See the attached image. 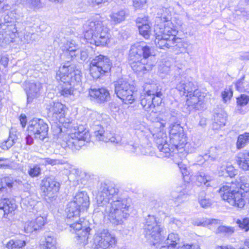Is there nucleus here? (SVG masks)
<instances>
[{
  "label": "nucleus",
  "mask_w": 249,
  "mask_h": 249,
  "mask_svg": "<svg viewBox=\"0 0 249 249\" xmlns=\"http://www.w3.org/2000/svg\"><path fill=\"white\" fill-rule=\"evenodd\" d=\"M97 207L94 213L101 212L113 224H122L129 215V198H122L115 185L101 183L96 196Z\"/></svg>",
  "instance_id": "1"
},
{
  "label": "nucleus",
  "mask_w": 249,
  "mask_h": 249,
  "mask_svg": "<svg viewBox=\"0 0 249 249\" xmlns=\"http://www.w3.org/2000/svg\"><path fill=\"white\" fill-rule=\"evenodd\" d=\"M89 205V198L87 193L80 192L76 194L73 201L69 202L66 208L67 216L65 222L67 225L76 231H80L77 235L79 237L87 239L90 229L87 227L85 219L80 218L81 210L86 209Z\"/></svg>",
  "instance_id": "2"
},
{
  "label": "nucleus",
  "mask_w": 249,
  "mask_h": 249,
  "mask_svg": "<svg viewBox=\"0 0 249 249\" xmlns=\"http://www.w3.org/2000/svg\"><path fill=\"white\" fill-rule=\"evenodd\" d=\"M129 62L135 72L146 73L156 64L155 58L152 54L150 47L136 43L131 46L129 54Z\"/></svg>",
  "instance_id": "3"
},
{
  "label": "nucleus",
  "mask_w": 249,
  "mask_h": 249,
  "mask_svg": "<svg viewBox=\"0 0 249 249\" xmlns=\"http://www.w3.org/2000/svg\"><path fill=\"white\" fill-rule=\"evenodd\" d=\"M103 19L99 15H96L83 25L85 38L88 42L96 46H104L109 42L108 30Z\"/></svg>",
  "instance_id": "4"
},
{
  "label": "nucleus",
  "mask_w": 249,
  "mask_h": 249,
  "mask_svg": "<svg viewBox=\"0 0 249 249\" xmlns=\"http://www.w3.org/2000/svg\"><path fill=\"white\" fill-rule=\"evenodd\" d=\"M82 73L74 65L68 62L60 66L56 72V79L60 81L59 93L61 96L68 97L73 94L75 83L81 81Z\"/></svg>",
  "instance_id": "5"
},
{
  "label": "nucleus",
  "mask_w": 249,
  "mask_h": 249,
  "mask_svg": "<svg viewBox=\"0 0 249 249\" xmlns=\"http://www.w3.org/2000/svg\"><path fill=\"white\" fill-rule=\"evenodd\" d=\"M176 89L181 95L187 97L186 106L188 111L202 110L204 108L203 97H200L199 90L189 78L181 77L180 80L177 84Z\"/></svg>",
  "instance_id": "6"
},
{
  "label": "nucleus",
  "mask_w": 249,
  "mask_h": 249,
  "mask_svg": "<svg viewBox=\"0 0 249 249\" xmlns=\"http://www.w3.org/2000/svg\"><path fill=\"white\" fill-rule=\"evenodd\" d=\"M90 138L89 131L82 127H79L77 130H75L74 133L66 135L60 144L66 149L77 150L85 145V142H89Z\"/></svg>",
  "instance_id": "7"
},
{
  "label": "nucleus",
  "mask_w": 249,
  "mask_h": 249,
  "mask_svg": "<svg viewBox=\"0 0 249 249\" xmlns=\"http://www.w3.org/2000/svg\"><path fill=\"white\" fill-rule=\"evenodd\" d=\"M142 126L140 127V129L146 137L149 138L153 137L157 147L160 152L159 156L160 157H168L171 155V149L169 144L167 142L166 134L163 131L159 130L158 129L152 131L150 128H144L142 129Z\"/></svg>",
  "instance_id": "8"
},
{
  "label": "nucleus",
  "mask_w": 249,
  "mask_h": 249,
  "mask_svg": "<svg viewBox=\"0 0 249 249\" xmlns=\"http://www.w3.org/2000/svg\"><path fill=\"white\" fill-rule=\"evenodd\" d=\"M159 26L157 25L154 30L156 45L160 49H171L175 43L174 39H175L176 30L170 27L163 28L159 27Z\"/></svg>",
  "instance_id": "9"
},
{
  "label": "nucleus",
  "mask_w": 249,
  "mask_h": 249,
  "mask_svg": "<svg viewBox=\"0 0 249 249\" xmlns=\"http://www.w3.org/2000/svg\"><path fill=\"white\" fill-rule=\"evenodd\" d=\"M112 63L107 56L100 54L91 60L89 67L90 74L94 79H97L109 72Z\"/></svg>",
  "instance_id": "10"
},
{
  "label": "nucleus",
  "mask_w": 249,
  "mask_h": 249,
  "mask_svg": "<svg viewBox=\"0 0 249 249\" xmlns=\"http://www.w3.org/2000/svg\"><path fill=\"white\" fill-rule=\"evenodd\" d=\"M143 229L145 237L153 245L160 241L163 229L157 222L155 215L149 214L145 218Z\"/></svg>",
  "instance_id": "11"
},
{
  "label": "nucleus",
  "mask_w": 249,
  "mask_h": 249,
  "mask_svg": "<svg viewBox=\"0 0 249 249\" xmlns=\"http://www.w3.org/2000/svg\"><path fill=\"white\" fill-rule=\"evenodd\" d=\"M221 197L230 205L238 208H243L246 204L243 194L238 191L233 190L230 183L220 188L219 192Z\"/></svg>",
  "instance_id": "12"
},
{
  "label": "nucleus",
  "mask_w": 249,
  "mask_h": 249,
  "mask_svg": "<svg viewBox=\"0 0 249 249\" xmlns=\"http://www.w3.org/2000/svg\"><path fill=\"white\" fill-rule=\"evenodd\" d=\"M134 89L133 85L124 79H119L115 84V93L126 104H132L135 101Z\"/></svg>",
  "instance_id": "13"
},
{
  "label": "nucleus",
  "mask_w": 249,
  "mask_h": 249,
  "mask_svg": "<svg viewBox=\"0 0 249 249\" xmlns=\"http://www.w3.org/2000/svg\"><path fill=\"white\" fill-rule=\"evenodd\" d=\"M117 243L114 235L106 229L97 231L93 238L94 249H110L114 248Z\"/></svg>",
  "instance_id": "14"
},
{
  "label": "nucleus",
  "mask_w": 249,
  "mask_h": 249,
  "mask_svg": "<svg viewBox=\"0 0 249 249\" xmlns=\"http://www.w3.org/2000/svg\"><path fill=\"white\" fill-rule=\"evenodd\" d=\"M48 125L41 119L35 118L29 122L28 131L30 135H33L35 138L43 140L47 136Z\"/></svg>",
  "instance_id": "15"
},
{
  "label": "nucleus",
  "mask_w": 249,
  "mask_h": 249,
  "mask_svg": "<svg viewBox=\"0 0 249 249\" xmlns=\"http://www.w3.org/2000/svg\"><path fill=\"white\" fill-rule=\"evenodd\" d=\"M46 109L49 117L53 118V120L61 123L64 122L67 108L65 105L60 102L51 101L46 105Z\"/></svg>",
  "instance_id": "16"
},
{
  "label": "nucleus",
  "mask_w": 249,
  "mask_h": 249,
  "mask_svg": "<svg viewBox=\"0 0 249 249\" xmlns=\"http://www.w3.org/2000/svg\"><path fill=\"white\" fill-rule=\"evenodd\" d=\"M40 187L42 196L53 198L59 191L60 184L55 180L47 178L42 180Z\"/></svg>",
  "instance_id": "17"
},
{
  "label": "nucleus",
  "mask_w": 249,
  "mask_h": 249,
  "mask_svg": "<svg viewBox=\"0 0 249 249\" xmlns=\"http://www.w3.org/2000/svg\"><path fill=\"white\" fill-rule=\"evenodd\" d=\"M89 95L92 100L99 104L107 102L110 98L109 91L104 88H91L89 90Z\"/></svg>",
  "instance_id": "18"
},
{
  "label": "nucleus",
  "mask_w": 249,
  "mask_h": 249,
  "mask_svg": "<svg viewBox=\"0 0 249 249\" xmlns=\"http://www.w3.org/2000/svg\"><path fill=\"white\" fill-rule=\"evenodd\" d=\"M151 96L142 93L140 96V104L145 111L156 113L158 111L157 108L162 103L156 102V99Z\"/></svg>",
  "instance_id": "19"
},
{
  "label": "nucleus",
  "mask_w": 249,
  "mask_h": 249,
  "mask_svg": "<svg viewBox=\"0 0 249 249\" xmlns=\"http://www.w3.org/2000/svg\"><path fill=\"white\" fill-rule=\"evenodd\" d=\"M41 88L42 85L39 82H29L26 84L25 89L28 103L32 102L34 99L39 97Z\"/></svg>",
  "instance_id": "20"
},
{
  "label": "nucleus",
  "mask_w": 249,
  "mask_h": 249,
  "mask_svg": "<svg viewBox=\"0 0 249 249\" xmlns=\"http://www.w3.org/2000/svg\"><path fill=\"white\" fill-rule=\"evenodd\" d=\"M45 221V217L38 216L34 220L26 222L24 226V231L27 233H32L33 231L41 229L44 225Z\"/></svg>",
  "instance_id": "21"
},
{
  "label": "nucleus",
  "mask_w": 249,
  "mask_h": 249,
  "mask_svg": "<svg viewBox=\"0 0 249 249\" xmlns=\"http://www.w3.org/2000/svg\"><path fill=\"white\" fill-rule=\"evenodd\" d=\"M142 93L152 95V97L156 99V102L162 103L163 94L160 89H159V86L156 84L151 83L144 85Z\"/></svg>",
  "instance_id": "22"
},
{
  "label": "nucleus",
  "mask_w": 249,
  "mask_h": 249,
  "mask_svg": "<svg viewBox=\"0 0 249 249\" xmlns=\"http://www.w3.org/2000/svg\"><path fill=\"white\" fill-rule=\"evenodd\" d=\"M174 44L171 47L173 51L176 53H189L192 49V45L187 42L183 41L180 38H176L174 39Z\"/></svg>",
  "instance_id": "23"
},
{
  "label": "nucleus",
  "mask_w": 249,
  "mask_h": 249,
  "mask_svg": "<svg viewBox=\"0 0 249 249\" xmlns=\"http://www.w3.org/2000/svg\"><path fill=\"white\" fill-rule=\"evenodd\" d=\"M170 143L177 150L183 148L187 144L186 136L184 132H182L180 134L170 135Z\"/></svg>",
  "instance_id": "24"
},
{
  "label": "nucleus",
  "mask_w": 249,
  "mask_h": 249,
  "mask_svg": "<svg viewBox=\"0 0 249 249\" xmlns=\"http://www.w3.org/2000/svg\"><path fill=\"white\" fill-rule=\"evenodd\" d=\"M61 50L65 53L66 55H69L71 59L76 58V53L78 54L77 45L75 44V42L71 39L65 42L61 46Z\"/></svg>",
  "instance_id": "25"
},
{
  "label": "nucleus",
  "mask_w": 249,
  "mask_h": 249,
  "mask_svg": "<svg viewBox=\"0 0 249 249\" xmlns=\"http://www.w3.org/2000/svg\"><path fill=\"white\" fill-rule=\"evenodd\" d=\"M158 16L156 18V21L160 23V27H169V25L171 24V22L170 21L171 15L169 10L163 8L160 11L158 12Z\"/></svg>",
  "instance_id": "26"
},
{
  "label": "nucleus",
  "mask_w": 249,
  "mask_h": 249,
  "mask_svg": "<svg viewBox=\"0 0 249 249\" xmlns=\"http://www.w3.org/2000/svg\"><path fill=\"white\" fill-rule=\"evenodd\" d=\"M95 136L96 139L99 141L107 142H110L112 143H119V140L115 137H109L108 133H106L103 128L100 127L99 130H96L94 132Z\"/></svg>",
  "instance_id": "27"
},
{
  "label": "nucleus",
  "mask_w": 249,
  "mask_h": 249,
  "mask_svg": "<svg viewBox=\"0 0 249 249\" xmlns=\"http://www.w3.org/2000/svg\"><path fill=\"white\" fill-rule=\"evenodd\" d=\"M213 129L217 130L225 126L226 122L227 114L221 110L219 112L215 113L213 116Z\"/></svg>",
  "instance_id": "28"
},
{
  "label": "nucleus",
  "mask_w": 249,
  "mask_h": 249,
  "mask_svg": "<svg viewBox=\"0 0 249 249\" xmlns=\"http://www.w3.org/2000/svg\"><path fill=\"white\" fill-rule=\"evenodd\" d=\"M236 161L240 168L243 170L249 171V152L238 154Z\"/></svg>",
  "instance_id": "29"
},
{
  "label": "nucleus",
  "mask_w": 249,
  "mask_h": 249,
  "mask_svg": "<svg viewBox=\"0 0 249 249\" xmlns=\"http://www.w3.org/2000/svg\"><path fill=\"white\" fill-rule=\"evenodd\" d=\"M16 205L15 203H12L9 199L3 198L0 199V209L3 210L4 214H13L15 213V209Z\"/></svg>",
  "instance_id": "30"
},
{
  "label": "nucleus",
  "mask_w": 249,
  "mask_h": 249,
  "mask_svg": "<svg viewBox=\"0 0 249 249\" xmlns=\"http://www.w3.org/2000/svg\"><path fill=\"white\" fill-rule=\"evenodd\" d=\"M17 34H18V37L20 38V41L23 44L30 43L34 41H36L38 39V36L37 34L34 33H30L26 32L22 33H18L17 30Z\"/></svg>",
  "instance_id": "31"
},
{
  "label": "nucleus",
  "mask_w": 249,
  "mask_h": 249,
  "mask_svg": "<svg viewBox=\"0 0 249 249\" xmlns=\"http://www.w3.org/2000/svg\"><path fill=\"white\" fill-rule=\"evenodd\" d=\"M127 151L136 154L137 155H146L149 154V149L142 146H136L134 145H127L125 147Z\"/></svg>",
  "instance_id": "32"
},
{
  "label": "nucleus",
  "mask_w": 249,
  "mask_h": 249,
  "mask_svg": "<svg viewBox=\"0 0 249 249\" xmlns=\"http://www.w3.org/2000/svg\"><path fill=\"white\" fill-rule=\"evenodd\" d=\"M110 18L111 22L115 24L120 23L125 20L126 12L123 10L112 12L110 15Z\"/></svg>",
  "instance_id": "33"
},
{
  "label": "nucleus",
  "mask_w": 249,
  "mask_h": 249,
  "mask_svg": "<svg viewBox=\"0 0 249 249\" xmlns=\"http://www.w3.org/2000/svg\"><path fill=\"white\" fill-rule=\"evenodd\" d=\"M178 195L175 194V193H173L172 196L175 199V201L177 205L184 201L188 196V190L186 188L182 190L178 189Z\"/></svg>",
  "instance_id": "34"
},
{
  "label": "nucleus",
  "mask_w": 249,
  "mask_h": 249,
  "mask_svg": "<svg viewBox=\"0 0 249 249\" xmlns=\"http://www.w3.org/2000/svg\"><path fill=\"white\" fill-rule=\"evenodd\" d=\"M13 183V179L11 177H5L0 179V193L7 191V187L9 189L11 188Z\"/></svg>",
  "instance_id": "35"
},
{
  "label": "nucleus",
  "mask_w": 249,
  "mask_h": 249,
  "mask_svg": "<svg viewBox=\"0 0 249 249\" xmlns=\"http://www.w3.org/2000/svg\"><path fill=\"white\" fill-rule=\"evenodd\" d=\"M179 235L177 233L171 232L168 234L165 243L167 245L175 249L177 245L179 242Z\"/></svg>",
  "instance_id": "36"
},
{
  "label": "nucleus",
  "mask_w": 249,
  "mask_h": 249,
  "mask_svg": "<svg viewBox=\"0 0 249 249\" xmlns=\"http://www.w3.org/2000/svg\"><path fill=\"white\" fill-rule=\"evenodd\" d=\"M44 245L45 246V249H56V238L52 235H46L45 236V242Z\"/></svg>",
  "instance_id": "37"
},
{
  "label": "nucleus",
  "mask_w": 249,
  "mask_h": 249,
  "mask_svg": "<svg viewBox=\"0 0 249 249\" xmlns=\"http://www.w3.org/2000/svg\"><path fill=\"white\" fill-rule=\"evenodd\" d=\"M248 143H249V133H245L238 136L236 143L237 147L238 149L242 148Z\"/></svg>",
  "instance_id": "38"
},
{
  "label": "nucleus",
  "mask_w": 249,
  "mask_h": 249,
  "mask_svg": "<svg viewBox=\"0 0 249 249\" xmlns=\"http://www.w3.org/2000/svg\"><path fill=\"white\" fill-rule=\"evenodd\" d=\"M196 181L199 183L200 185L206 184L207 182L212 180V178L203 172H198L195 176Z\"/></svg>",
  "instance_id": "39"
},
{
  "label": "nucleus",
  "mask_w": 249,
  "mask_h": 249,
  "mask_svg": "<svg viewBox=\"0 0 249 249\" xmlns=\"http://www.w3.org/2000/svg\"><path fill=\"white\" fill-rule=\"evenodd\" d=\"M198 199L199 203L204 208H207L212 204L211 200L206 198V194L203 191L201 192L199 194Z\"/></svg>",
  "instance_id": "40"
},
{
  "label": "nucleus",
  "mask_w": 249,
  "mask_h": 249,
  "mask_svg": "<svg viewBox=\"0 0 249 249\" xmlns=\"http://www.w3.org/2000/svg\"><path fill=\"white\" fill-rule=\"evenodd\" d=\"M237 173V171L234 167L232 165H229L221 171V172L220 173V175L233 178Z\"/></svg>",
  "instance_id": "41"
},
{
  "label": "nucleus",
  "mask_w": 249,
  "mask_h": 249,
  "mask_svg": "<svg viewBox=\"0 0 249 249\" xmlns=\"http://www.w3.org/2000/svg\"><path fill=\"white\" fill-rule=\"evenodd\" d=\"M218 156V150L216 147H211L209 150L208 154H205L203 157L205 160H215Z\"/></svg>",
  "instance_id": "42"
},
{
  "label": "nucleus",
  "mask_w": 249,
  "mask_h": 249,
  "mask_svg": "<svg viewBox=\"0 0 249 249\" xmlns=\"http://www.w3.org/2000/svg\"><path fill=\"white\" fill-rule=\"evenodd\" d=\"M245 177H241L240 182L238 183V185L241 190H243L245 193L247 197H248L249 193V183L245 179Z\"/></svg>",
  "instance_id": "43"
},
{
  "label": "nucleus",
  "mask_w": 249,
  "mask_h": 249,
  "mask_svg": "<svg viewBox=\"0 0 249 249\" xmlns=\"http://www.w3.org/2000/svg\"><path fill=\"white\" fill-rule=\"evenodd\" d=\"M234 229L231 227L219 226L216 230V233L223 235L229 236L232 234Z\"/></svg>",
  "instance_id": "44"
},
{
  "label": "nucleus",
  "mask_w": 249,
  "mask_h": 249,
  "mask_svg": "<svg viewBox=\"0 0 249 249\" xmlns=\"http://www.w3.org/2000/svg\"><path fill=\"white\" fill-rule=\"evenodd\" d=\"M184 131V129L180 124L178 123L172 124L170 125L169 136L180 134Z\"/></svg>",
  "instance_id": "45"
},
{
  "label": "nucleus",
  "mask_w": 249,
  "mask_h": 249,
  "mask_svg": "<svg viewBox=\"0 0 249 249\" xmlns=\"http://www.w3.org/2000/svg\"><path fill=\"white\" fill-rule=\"evenodd\" d=\"M140 34L144 38L147 39L151 35V28L149 25H145L138 27Z\"/></svg>",
  "instance_id": "46"
},
{
  "label": "nucleus",
  "mask_w": 249,
  "mask_h": 249,
  "mask_svg": "<svg viewBox=\"0 0 249 249\" xmlns=\"http://www.w3.org/2000/svg\"><path fill=\"white\" fill-rule=\"evenodd\" d=\"M3 37V35H0V45L1 46L3 45L2 43H4V42L5 44H10L11 42H14L16 38V34L12 32L5 36L4 38L2 39Z\"/></svg>",
  "instance_id": "47"
},
{
  "label": "nucleus",
  "mask_w": 249,
  "mask_h": 249,
  "mask_svg": "<svg viewBox=\"0 0 249 249\" xmlns=\"http://www.w3.org/2000/svg\"><path fill=\"white\" fill-rule=\"evenodd\" d=\"M28 173L30 176L32 178L37 177L41 173V169L38 165H35L30 167Z\"/></svg>",
  "instance_id": "48"
},
{
  "label": "nucleus",
  "mask_w": 249,
  "mask_h": 249,
  "mask_svg": "<svg viewBox=\"0 0 249 249\" xmlns=\"http://www.w3.org/2000/svg\"><path fill=\"white\" fill-rule=\"evenodd\" d=\"M236 223L241 229L244 230L246 231L249 230V218H245L242 220L238 219Z\"/></svg>",
  "instance_id": "49"
},
{
  "label": "nucleus",
  "mask_w": 249,
  "mask_h": 249,
  "mask_svg": "<svg viewBox=\"0 0 249 249\" xmlns=\"http://www.w3.org/2000/svg\"><path fill=\"white\" fill-rule=\"evenodd\" d=\"M25 1L28 3L30 7L34 10H38L42 7V4L40 0H25Z\"/></svg>",
  "instance_id": "50"
},
{
  "label": "nucleus",
  "mask_w": 249,
  "mask_h": 249,
  "mask_svg": "<svg viewBox=\"0 0 249 249\" xmlns=\"http://www.w3.org/2000/svg\"><path fill=\"white\" fill-rule=\"evenodd\" d=\"M14 143V139L12 137L11 132H10V136L9 139L2 142L1 144V148L3 150H7L10 148Z\"/></svg>",
  "instance_id": "51"
},
{
  "label": "nucleus",
  "mask_w": 249,
  "mask_h": 249,
  "mask_svg": "<svg viewBox=\"0 0 249 249\" xmlns=\"http://www.w3.org/2000/svg\"><path fill=\"white\" fill-rule=\"evenodd\" d=\"M232 96V91L231 88L225 89L224 91L222 92V97L225 102L230 100Z\"/></svg>",
  "instance_id": "52"
},
{
  "label": "nucleus",
  "mask_w": 249,
  "mask_h": 249,
  "mask_svg": "<svg viewBox=\"0 0 249 249\" xmlns=\"http://www.w3.org/2000/svg\"><path fill=\"white\" fill-rule=\"evenodd\" d=\"M249 101V97L246 95L242 94L240 97L237 98V103L238 105L244 106L246 105Z\"/></svg>",
  "instance_id": "53"
},
{
  "label": "nucleus",
  "mask_w": 249,
  "mask_h": 249,
  "mask_svg": "<svg viewBox=\"0 0 249 249\" xmlns=\"http://www.w3.org/2000/svg\"><path fill=\"white\" fill-rule=\"evenodd\" d=\"M19 236L20 238L18 237V239H17V248H18L19 249L25 246L27 241V237L25 236H22L21 235H19Z\"/></svg>",
  "instance_id": "54"
},
{
  "label": "nucleus",
  "mask_w": 249,
  "mask_h": 249,
  "mask_svg": "<svg viewBox=\"0 0 249 249\" xmlns=\"http://www.w3.org/2000/svg\"><path fill=\"white\" fill-rule=\"evenodd\" d=\"M138 27H141L145 25H149V22L148 18L144 17L143 18L139 17L136 20Z\"/></svg>",
  "instance_id": "55"
},
{
  "label": "nucleus",
  "mask_w": 249,
  "mask_h": 249,
  "mask_svg": "<svg viewBox=\"0 0 249 249\" xmlns=\"http://www.w3.org/2000/svg\"><path fill=\"white\" fill-rule=\"evenodd\" d=\"M41 163L45 165L50 164L53 166L58 164L59 163V161L56 160L51 159L50 158H45L42 160Z\"/></svg>",
  "instance_id": "56"
},
{
  "label": "nucleus",
  "mask_w": 249,
  "mask_h": 249,
  "mask_svg": "<svg viewBox=\"0 0 249 249\" xmlns=\"http://www.w3.org/2000/svg\"><path fill=\"white\" fill-rule=\"evenodd\" d=\"M244 77L239 79L236 83H235V88L236 89L239 91H243L244 90Z\"/></svg>",
  "instance_id": "57"
},
{
  "label": "nucleus",
  "mask_w": 249,
  "mask_h": 249,
  "mask_svg": "<svg viewBox=\"0 0 249 249\" xmlns=\"http://www.w3.org/2000/svg\"><path fill=\"white\" fill-rule=\"evenodd\" d=\"M78 51V54H76V58L80 54V59L81 61H85L88 57V53L86 50L79 51ZM76 53V52L75 53Z\"/></svg>",
  "instance_id": "58"
},
{
  "label": "nucleus",
  "mask_w": 249,
  "mask_h": 249,
  "mask_svg": "<svg viewBox=\"0 0 249 249\" xmlns=\"http://www.w3.org/2000/svg\"><path fill=\"white\" fill-rule=\"evenodd\" d=\"M147 0H133L134 7L136 9H140L146 3Z\"/></svg>",
  "instance_id": "59"
},
{
  "label": "nucleus",
  "mask_w": 249,
  "mask_h": 249,
  "mask_svg": "<svg viewBox=\"0 0 249 249\" xmlns=\"http://www.w3.org/2000/svg\"><path fill=\"white\" fill-rule=\"evenodd\" d=\"M19 121L22 127H24L27 124V117L25 114H21L19 117Z\"/></svg>",
  "instance_id": "60"
},
{
  "label": "nucleus",
  "mask_w": 249,
  "mask_h": 249,
  "mask_svg": "<svg viewBox=\"0 0 249 249\" xmlns=\"http://www.w3.org/2000/svg\"><path fill=\"white\" fill-rule=\"evenodd\" d=\"M169 223L171 224H175L178 228H180L182 226V222L175 218H170Z\"/></svg>",
  "instance_id": "61"
},
{
  "label": "nucleus",
  "mask_w": 249,
  "mask_h": 249,
  "mask_svg": "<svg viewBox=\"0 0 249 249\" xmlns=\"http://www.w3.org/2000/svg\"><path fill=\"white\" fill-rule=\"evenodd\" d=\"M6 249H16L15 242L14 240H10L6 245Z\"/></svg>",
  "instance_id": "62"
},
{
  "label": "nucleus",
  "mask_w": 249,
  "mask_h": 249,
  "mask_svg": "<svg viewBox=\"0 0 249 249\" xmlns=\"http://www.w3.org/2000/svg\"><path fill=\"white\" fill-rule=\"evenodd\" d=\"M178 249H200L197 245L191 246L189 245H183Z\"/></svg>",
  "instance_id": "63"
},
{
  "label": "nucleus",
  "mask_w": 249,
  "mask_h": 249,
  "mask_svg": "<svg viewBox=\"0 0 249 249\" xmlns=\"http://www.w3.org/2000/svg\"><path fill=\"white\" fill-rule=\"evenodd\" d=\"M8 62V59L6 57H2L0 59V64L3 65L4 68H5L7 66Z\"/></svg>",
  "instance_id": "64"
}]
</instances>
